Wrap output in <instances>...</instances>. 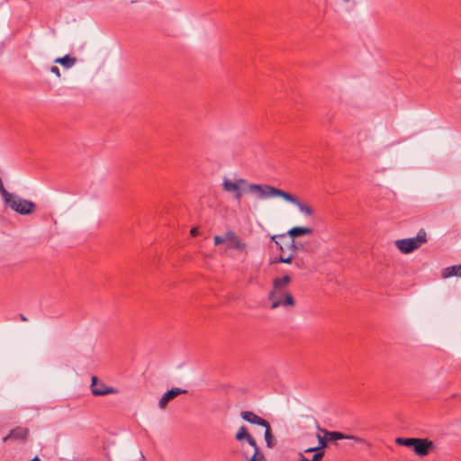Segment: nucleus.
I'll return each instance as SVG.
<instances>
[{"label": "nucleus", "instance_id": "15", "mask_svg": "<svg viewBox=\"0 0 461 461\" xmlns=\"http://www.w3.org/2000/svg\"><path fill=\"white\" fill-rule=\"evenodd\" d=\"M319 445L315 447H309L304 450V453H312V451L321 452L322 455H325V448L328 446V439L325 436H321L320 434L316 435Z\"/></svg>", "mask_w": 461, "mask_h": 461}, {"label": "nucleus", "instance_id": "9", "mask_svg": "<svg viewBox=\"0 0 461 461\" xmlns=\"http://www.w3.org/2000/svg\"><path fill=\"white\" fill-rule=\"evenodd\" d=\"M226 239L228 249H235L239 251H243L246 249V243L241 241L240 237L233 230L226 231Z\"/></svg>", "mask_w": 461, "mask_h": 461}, {"label": "nucleus", "instance_id": "32", "mask_svg": "<svg viewBox=\"0 0 461 461\" xmlns=\"http://www.w3.org/2000/svg\"><path fill=\"white\" fill-rule=\"evenodd\" d=\"M343 1H344V2H346V3H348V2H349L350 0H343Z\"/></svg>", "mask_w": 461, "mask_h": 461}, {"label": "nucleus", "instance_id": "5", "mask_svg": "<svg viewBox=\"0 0 461 461\" xmlns=\"http://www.w3.org/2000/svg\"><path fill=\"white\" fill-rule=\"evenodd\" d=\"M312 233V229L309 227H294L290 229L286 234H280V235H274L272 237V240L276 243L279 244L280 241H284L287 240V242L285 244L288 249H295L296 245L294 242V239L303 235H309Z\"/></svg>", "mask_w": 461, "mask_h": 461}, {"label": "nucleus", "instance_id": "2", "mask_svg": "<svg viewBox=\"0 0 461 461\" xmlns=\"http://www.w3.org/2000/svg\"><path fill=\"white\" fill-rule=\"evenodd\" d=\"M248 192L255 194L258 199L264 200L272 197H281L285 200V191L270 185L250 184L248 185Z\"/></svg>", "mask_w": 461, "mask_h": 461}, {"label": "nucleus", "instance_id": "23", "mask_svg": "<svg viewBox=\"0 0 461 461\" xmlns=\"http://www.w3.org/2000/svg\"><path fill=\"white\" fill-rule=\"evenodd\" d=\"M345 439H351V440H353V441H355L357 443L364 444V445H366L368 447H371V443L370 442H368L364 438H361V437H358V436L346 434V438Z\"/></svg>", "mask_w": 461, "mask_h": 461}, {"label": "nucleus", "instance_id": "8", "mask_svg": "<svg viewBox=\"0 0 461 461\" xmlns=\"http://www.w3.org/2000/svg\"><path fill=\"white\" fill-rule=\"evenodd\" d=\"M435 445L433 441L428 438H417L414 444L413 451L419 456H428L433 449Z\"/></svg>", "mask_w": 461, "mask_h": 461}, {"label": "nucleus", "instance_id": "26", "mask_svg": "<svg viewBox=\"0 0 461 461\" xmlns=\"http://www.w3.org/2000/svg\"><path fill=\"white\" fill-rule=\"evenodd\" d=\"M227 241L226 236L223 238L221 236L216 235L213 237L214 245H220Z\"/></svg>", "mask_w": 461, "mask_h": 461}, {"label": "nucleus", "instance_id": "17", "mask_svg": "<svg viewBox=\"0 0 461 461\" xmlns=\"http://www.w3.org/2000/svg\"><path fill=\"white\" fill-rule=\"evenodd\" d=\"M263 428H265V440H266L267 447L269 448H272L276 445V439L272 433V429H271V426H270L269 422Z\"/></svg>", "mask_w": 461, "mask_h": 461}, {"label": "nucleus", "instance_id": "13", "mask_svg": "<svg viewBox=\"0 0 461 461\" xmlns=\"http://www.w3.org/2000/svg\"><path fill=\"white\" fill-rule=\"evenodd\" d=\"M29 435V429L23 427H16L10 430L9 434L3 438L4 442L9 439H25Z\"/></svg>", "mask_w": 461, "mask_h": 461}, {"label": "nucleus", "instance_id": "12", "mask_svg": "<svg viewBox=\"0 0 461 461\" xmlns=\"http://www.w3.org/2000/svg\"><path fill=\"white\" fill-rule=\"evenodd\" d=\"M240 417L247 422H249L251 424H256V425H258L261 427H264L268 423V421L267 420L259 417L253 411H241Z\"/></svg>", "mask_w": 461, "mask_h": 461}, {"label": "nucleus", "instance_id": "24", "mask_svg": "<svg viewBox=\"0 0 461 461\" xmlns=\"http://www.w3.org/2000/svg\"><path fill=\"white\" fill-rule=\"evenodd\" d=\"M248 461H266L264 454L260 451V448L254 450V454L250 458L246 456Z\"/></svg>", "mask_w": 461, "mask_h": 461}, {"label": "nucleus", "instance_id": "20", "mask_svg": "<svg viewBox=\"0 0 461 461\" xmlns=\"http://www.w3.org/2000/svg\"><path fill=\"white\" fill-rule=\"evenodd\" d=\"M249 436H251V434L248 431L247 427L241 426L235 435V439L239 442H240L244 439L247 441V439L249 438Z\"/></svg>", "mask_w": 461, "mask_h": 461}, {"label": "nucleus", "instance_id": "7", "mask_svg": "<svg viewBox=\"0 0 461 461\" xmlns=\"http://www.w3.org/2000/svg\"><path fill=\"white\" fill-rule=\"evenodd\" d=\"M91 381V393L95 396H104L117 393L115 388L106 385L104 382L99 381L95 375L92 376Z\"/></svg>", "mask_w": 461, "mask_h": 461}, {"label": "nucleus", "instance_id": "31", "mask_svg": "<svg viewBox=\"0 0 461 461\" xmlns=\"http://www.w3.org/2000/svg\"><path fill=\"white\" fill-rule=\"evenodd\" d=\"M30 461H40V458L38 456H35L32 459H31Z\"/></svg>", "mask_w": 461, "mask_h": 461}, {"label": "nucleus", "instance_id": "27", "mask_svg": "<svg viewBox=\"0 0 461 461\" xmlns=\"http://www.w3.org/2000/svg\"><path fill=\"white\" fill-rule=\"evenodd\" d=\"M247 442L249 443V446H251L254 448V450L257 448H259V447L257 444L256 439L252 436H249Z\"/></svg>", "mask_w": 461, "mask_h": 461}, {"label": "nucleus", "instance_id": "25", "mask_svg": "<svg viewBox=\"0 0 461 461\" xmlns=\"http://www.w3.org/2000/svg\"><path fill=\"white\" fill-rule=\"evenodd\" d=\"M0 194L3 197V200L4 202L7 199V198H12V194L13 193H9L4 186V183L2 181V178L0 177Z\"/></svg>", "mask_w": 461, "mask_h": 461}, {"label": "nucleus", "instance_id": "4", "mask_svg": "<svg viewBox=\"0 0 461 461\" xmlns=\"http://www.w3.org/2000/svg\"><path fill=\"white\" fill-rule=\"evenodd\" d=\"M427 242V233L420 229L415 238L402 239L395 241L397 249L403 254H409Z\"/></svg>", "mask_w": 461, "mask_h": 461}, {"label": "nucleus", "instance_id": "28", "mask_svg": "<svg viewBox=\"0 0 461 461\" xmlns=\"http://www.w3.org/2000/svg\"><path fill=\"white\" fill-rule=\"evenodd\" d=\"M50 72L55 74L58 77H60V71H59V68L56 66H52L51 68H50Z\"/></svg>", "mask_w": 461, "mask_h": 461}, {"label": "nucleus", "instance_id": "18", "mask_svg": "<svg viewBox=\"0 0 461 461\" xmlns=\"http://www.w3.org/2000/svg\"><path fill=\"white\" fill-rule=\"evenodd\" d=\"M77 62V59L74 57H70L69 55H65L64 57L58 58L55 59V63H59L65 67L66 68H72Z\"/></svg>", "mask_w": 461, "mask_h": 461}, {"label": "nucleus", "instance_id": "1", "mask_svg": "<svg viewBox=\"0 0 461 461\" xmlns=\"http://www.w3.org/2000/svg\"><path fill=\"white\" fill-rule=\"evenodd\" d=\"M290 283L291 277L288 275L273 280V287L267 296L271 309L294 307L295 300L287 288Z\"/></svg>", "mask_w": 461, "mask_h": 461}, {"label": "nucleus", "instance_id": "14", "mask_svg": "<svg viewBox=\"0 0 461 461\" xmlns=\"http://www.w3.org/2000/svg\"><path fill=\"white\" fill-rule=\"evenodd\" d=\"M316 428L320 432L323 433V435L327 438L328 441H336L346 438V434L339 431L327 430L325 429L321 428L318 423L316 425Z\"/></svg>", "mask_w": 461, "mask_h": 461}, {"label": "nucleus", "instance_id": "29", "mask_svg": "<svg viewBox=\"0 0 461 461\" xmlns=\"http://www.w3.org/2000/svg\"><path fill=\"white\" fill-rule=\"evenodd\" d=\"M190 233L193 237H196L198 234H199V230L198 228L194 227V228H192L191 230H190Z\"/></svg>", "mask_w": 461, "mask_h": 461}, {"label": "nucleus", "instance_id": "21", "mask_svg": "<svg viewBox=\"0 0 461 461\" xmlns=\"http://www.w3.org/2000/svg\"><path fill=\"white\" fill-rule=\"evenodd\" d=\"M278 245L280 247L281 254H280L279 258H277L276 262L290 264L293 260V255L292 254L286 255L284 246L281 244H278Z\"/></svg>", "mask_w": 461, "mask_h": 461}, {"label": "nucleus", "instance_id": "3", "mask_svg": "<svg viewBox=\"0 0 461 461\" xmlns=\"http://www.w3.org/2000/svg\"><path fill=\"white\" fill-rule=\"evenodd\" d=\"M7 207L21 215H30L33 213L37 208L35 203L23 199L15 194H12V198L5 201Z\"/></svg>", "mask_w": 461, "mask_h": 461}, {"label": "nucleus", "instance_id": "6", "mask_svg": "<svg viewBox=\"0 0 461 461\" xmlns=\"http://www.w3.org/2000/svg\"><path fill=\"white\" fill-rule=\"evenodd\" d=\"M249 183L244 178H238L234 182L228 178H224L222 182V189L225 192L231 193L235 200L240 201L243 194V190L248 191Z\"/></svg>", "mask_w": 461, "mask_h": 461}, {"label": "nucleus", "instance_id": "19", "mask_svg": "<svg viewBox=\"0 0 461 461\" xmlns=\"http://www.w3.org/2000/svg\"><path fill=\"white\" fill-rule=\"evenodd\" d=\"M417 438H396L395 443L398 446H403L407 447H414Z\"/></svg>", "mask_w": 461, "mask_h": 461}, {"label": "nucleus", "instance_id": "16", "mask_svg": "<svg viewBox=\"0 0 461 461\" xmlns=\"http://www.w3.org/2000/svg\"><path fill=\"white\" fill-rule=\"evenodd\" d=\"M452 276H460L461 277V265H454L447 267H445L441 272V277L444 279L452 277Z\"/></svg>", "mask_w": 461, "mask_h": 461}, {"label": "nucleus", "instance_id": "10", "mask_svg": "<svg viewBox=\"0 0 461 461\" xmlns=\"http://www.w3.org/2000/svg\"><path fill=\"white\" fill-rule=\"evenodd\" d=\"M285 200L286 202H289V203L296 205L297 208L300 210V212L304 213L305 215H307V216H312L313 215V212H314L313 209L311 206H309L308 204L301 202L299 200V198H297L296 196L293 195L292 194L286 193Z\"/></svg>", "mask_w": 461, "mask_h": 461}, {"label": "nucleus", "instance_id": "22", "mask_svg": "<svg viewBox=\"0 0 461 461\" xmlns=\"http://www.w3.org/2000/svg\"><path fill=\"white\" fill-rule=\"evenodd\" d=\"M313 452H314V455L312 456V457L311 459L306 457L303 453H299V461H321L324 456V455L321 454V452L313 451Z\"/></svg>", "mask_w": 461, "mask_h": 461}, {"label": "nucleus", "instance_id": "30", "mask_svg": "<svg viewBox=\"0 0 461 461\" xmlns=\"http://www.w3.org/2000/svg\"><path fill=\"white\" fill-rule=\"evenodd\" d=\"M19 317L22 321H27V318L23 314L21 313Z\"/></svg>", "mask_w": 461, "mask_h": 461}, {"label": "nucleus", "instance_id": "11", "mask_svg": "<svg viewBox=\"0 0 461 461\" xmlns=\"http://www.w3.org/2000/svg\"><path fill=\"white\" fill-rule=\"evenodd\" d=\"M182 393H186V390H183L178 387H174V388L168 390L160 398V400L158 402L159 408L165 409L170 401L174 400L176 397H177L178 395H180Z\"/></svg>", "mask_w": 461, "mask_h": 461}]
</instances>
